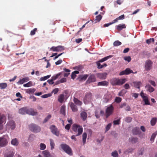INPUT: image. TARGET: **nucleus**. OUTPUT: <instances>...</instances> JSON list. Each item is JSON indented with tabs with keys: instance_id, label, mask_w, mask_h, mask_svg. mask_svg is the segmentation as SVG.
Returning <instances> with one entry per match:
<instances>
[{
	"instance_id": "1",
	"label": "nucleus",
	"mask_w": 157,
	"mask_h": 157,
	"mask_svg": "<svg viewBox=\"0 0 157 157\" xmlns=\"http://www.w3.org/2000/svg\"><path fill=\"white\" fill-rule=\"evenodd\" d=\"M126 81L125 78L119 79L118 78H114L110 80V83L113 86H120L124 83Z\"/></svg>"
},
{
	"instance_id": "2",
	"label": "nucleus",
	"mask_w": 157,
	"mask_h": 157,
	"mask_svg": "<svg viewBox=\"0 0 157 157\" xmlns=\"http://www.w3.org/2000/svg\"><path fill=\"white\" fill-rule=\"evenodd\" d=\"M29 127L30 130L34 133H38L41 131L40 127L34 124H29Z\"/></svg>"
},
{
	"instance_id": "3",
	"label": "nucleus",
	"mask_w": 157,
	"mask_h": 157,
	"mask_svg": "<svg viewBox=\"0 0 157 157\" xmlns=\"http://www.w3.org/2000/svg\"><path fill=\"white\" fill-rule=\"evenodd\" d=\"M60 146L66 153L70 155H72L71 149L68 145L66 144H62Z\"/></svg>"
},
{
	"instance_id": "4",
	"label": "nucleus",
	"mask_w": 157,
	"mask_h": 157,
	"mask_svg": "<svg viewBox=\"0 0 157 157\" xmlns=\"http://www.w3.org/2000/svg\"><path fill=\"white\" fill-rule=\"evenodd\" d=\"M93 100L92 94L90 92L87 93L85 94L83 99V102L85 104H87Z\"/></svg>"
},
{
	"instance_id": "5",
	"label": "nucleus",
	"mask_w": 157,
	"mask_h": 157,
	"mask_svg": "<svg viewBox=\"0 0 157 157\" xmlns=\"http://www.w3.org/2000/svg\"><path fill=\"white\" fill-rule=\"evenodd\" d=\"M114 108L112 105L108 106L105 110L106 117L107 118L113 113Z\"/></svg>"
},
{
	"instance_id": "6",
	"label": "nucleus",
	"mask_w": 157,
	"mask_h": 157,
	"mask_svg": "<svg viewBox=\"0 0 157 157\" xmlns=\"http://www.w3.org/2000/svg\"><path fill=\"white\" fill-rule=\"evenodd\" d=\"M6 126L7 129L13 130L15 128V124L13 120H10L8 122Z\"/></svg>"
},
{
	"instance_id": "7",
	"label": "nucleus",
	"mask_w": 157,
	"mask_h": 157,
	"mask_svg": "<svg viewBox=\"0 0 157 157\" xmlns=\"http://www.w3.org/2000/svg\"><path fill=\"white\" fill-rule=\"evenodd\" d=\"M50 129L53 134L57 136H59V132L55 125H51L50 127Z\"/></svg>"
},
{
	"instance_id": "8",
	"label": "nucleus",
	"mask_w": 157,
	"mask_h": 157,
	"mask_svg": "<svg viewBox=\"0 0 157 157\" xmlns=\"http://www.w3.org/2000/svg\"><path fill=\"white\" fill-rule=\"evenodd\" d=\"M140 95L143 98V101L145 102L144 105H150V104L148 101V97L146 96V95L143 91L141 92Z\"/></svg>"
},
{
	"instance_id": "9",
	"label": "nucleus",
	"mask_w": 157,
	"mask_h": 157,
	"mask_svg": "<svg viewBox=\"0 0 157 157\" xmlns=\"http://www.w3.org/2000/svg\"><path fill=\"white\" fill-rule=\"evenodd\" d=\"M8 143L6 136L0 137V147H3L6 145Z\"/></svg>"
},
{
	"instance_id": "10",
	"label": "nucleus",
	"mask_w": 157,
	"mask_h": 157,
	"mask_svg": "<svg viewBox=\"0 0 157 157\" xmlns=\"http://www.w3.org/2000/svg\"><path fill=\"white\" fill-rule=\"evenodd\" d=\"M64 49L63 46H58L57 47L53 46L50 48V50L54 52H61Z\"/></svg>"
},
{
	"instance_id": "11",
	"label": "nucleus",
	"mask_w": 157,
	"mask_h": 157,
	"mask_svg": "<svg viewBox=\"0 0 157 157\" xmlns=\"http://www.w3.org/2000/svg\"><path fill=\"white\" fill-rule=\"evenodd\" d=\"M152 62L149 60H148L145 62V68L146 70L148 71L151 69Z\"/></svg>"
},
{
	"instance_id": "12",
	"label": "nucleus",
	"mask_w": 157,
	"mask_h": 157,
	"mask_svg": "<svg viewBox=\"0 0 157 157\" xmlns=\"http://www.w3.org/2000/svg\"><path fill=\"white\" fill-rule=\"evenodd\" d=\"M26 114L29 115L35 116L37 115V113L36 111H35L33 109L30 108L28 109L26 108Z\"/></svg>"
},
{
	"instance_id": "13",
	"label": "nucleus",
	"mask_w": 157,
	"mask_h": 157,
	"mask_svg": "<svg viewBox=\"0 0 157 157\" xmlns=\"http://www.w3.org/2000/svg\"><path fill=\"white\" fill-rule=\"evenodd\" d=\"M133 73V71L129 68H127L125 70L122 71L120 72V75H128L130 73Z\"/></svg>"
},
{
	"instance_id": "14",
	"label": "nucleus",
	"mask_w": 157,
	"mask_h": 157,
	"mask_svg": "<svg viewBox=\"0 0 157 157\" xmlns=\"http://www.w3.org/2000/svg\"><path fill=\"white\" fill-rule=\"evenodd\" d=\"M69 105L73 112H75L77 111V107L73 102L69 103Z\"/></svg>"
},
{
	"instance_id": "15",
	"label": "nucleus",
	"mask_w": 157,
	"mask_h": 157,
	"mask_svg": "<svg viewBox=\"0 0 157 157\" xmlns=\"http://www.w3.org/2000/svg\"><path fill=\"white\" fill-rule=\"evenodd\" d=\"M96 81V78L94 75H91L89 77L86 81L87 83L94 82Z\"/></svg>"
},
{
	"instance_id": "16",
	"label": "nucleus",
	"mask_w": 157,
	"mask_h": 157,
	"mask_svg": "<svg viewBox=\"0 0 157 157\" xmlns=\"http://www.w3.org/2000/svg\"><path fill=\"white\" fill-rule=\"evenodd\" d=\"M107 75L106 73H98L97 74V77L101 79H105L106 78Z\"/></svg>"
},
{
	"instance_id": "17",
	"label": "nucleus",
	"mask_w": 157,
	"mask_h": 157,
	"mask_svg": "<svg viewBox=\"0 0 157 157\" xmlns=\"http://www.w3.org/2000/svg\"><path fill=\"white\" fill-rule=\"evenodd\" d=\"M42 153L44 157H52L50 152L48 150L43 151Z\"/></svg>"
},
{
	"instance_id": "18",
	"label": "nucleus",
	"mask_w": 157,
	"mask_h": 157,
	"mask_svg": "<svg viewBox=\"0 0 157 157\" xmlns=\"http://www.w3.org/2000/svg\"><path fill=\"white\" fill-rule=\"evenodd\" d=\"M29 80V78L28 77H25L22 79H20L19 81L17 82V84H22L24 82L28 81Z\"/></svg>"
},
{
	"instance_id": "19",
	"label": "nucleus",
	"mask_w": 157,
	"mask_h": 157,
	"mask_svg": "<svg viewBox=\"0 0 157 157\" xmlns=\"http://www.w3.org/2000/svg\"><path fill=\"white\" fill-rule=\"evenodd\" d=\"M6 117L4 115H1L0 113V123L4 124L6 122Z\"/></svg>"
},
{
	"instance_id": "20",
	"label": "nucleus",
	"mask_w": 157,
	"mask_h": 157,
	"mask_svg": "<svg viewBox=\"0 0 157 157\" xmlns=\"http://www.w3.org/2000/svg\"><path fill=\"white\" fill-rule=\"evenodd\" d=\"M132 133L134 135L140 134L141 132L138 127H136L133 128L132 131Z\"/></svg>"
},
{
	"instance_id": "21",
	"label": "nucleus",
	"mask_w": 157,
	"mask_h": 157,
	"mask_svg": "<svg viewBox=\"0 0 157 157\" xmlns=\"http://www.w3.org/2000/svg\"><path fill=\"white\" fill-rule=\"evenodd\" d=\"M111 96L108 95L107 94L105 95L103 99V101L104 103L107 102L110 99Z\"/></svg>"
},
{
	"instance_id": "22",
	"label": "nucleus",
	"mask_w": 157,
	"mask_h": 157,
	"mask_svg": "<svg viewBox=\"0 0 157 157\" xmlns=\"http://www.w3.org/2000/svg\"><path fill=\"white\" fill-rule=\"evenodd\" d=\"M64 100V94H62L60 95L58 98V101L60 103H62Z\"/></svg>"
},
{
	"instance_id": "23",
	"label": "nucleus",
	"mask_w": 157,
	"mask_h": 157,
	"mask_svg": "<svg viewBox=\"0 0 157 157\" xmlns=\"http://www.w3.org/2000/svg\"><path fill=\"white\" fill-rule=\"evenodd\" d=\"M81 117L83 121H85L87 117V114L85 112H82L80 114Z\"/></svg>"
},
{
	"instance_id": "24",
	"label": "nucleus",
	"mask_w": 157,
	"mask_h": 157,
	"mask_svg": "<svg viewBox=\"0 0 157 157\" xmlns=\"http://www.w3.org/2000/svg\"><path fill=\"white\" fill-rule=\"evenodd\" d=\"M125 28L126 26L124 24H121L117 25V29L118 30L120 31Z\"/></svg>"
},
{
	"instance_id": "25",
	"label": "nucleus",
	"mask_w": 157,
	"mask_h": 157,
	"mask_svg": "<svg viewBox=\"0 0 157 157\" xmlns=\"http://www.w3.org/2000/svg\"><path fill=\"white\" fill-rule=\"evenodd\" d=\"M129 140L132 144H135L138 142V139L136 137H131L129 138Z\"/></svg>"
},
{
	"instance_id": "26",
	"label": "nucleus",
	"mask_w": 157,
	"mask_h": 157,
	"mask_svg": "<svg viewBox=\"0 0 157 157\" xmlns=\"http://www.w3.org/2000/svg\"><path fill=\"white\" fill-rule=\"evenodd\" d=\"M108 84V82L106 81H103L101 82H99L98 83V86H107Z\"/></svg>"
},
{
	"instance_id": "27",
	"label": "nucleus",
	"mask_w": 157,
	"mask_h": 157,
	"mask_svg": "<svg viewBox=\"0 0 157 157\" xmlns=\"http://www.w3.org/2000/svg\"><path fill=\"white\" fill-rule=\"evenodd\" d=\"M14 153L12 151H10L4 155V157H13Z\"/></svg>"
},
{
	"instance_id": "28",
	"label": "nucleus",
	"mask_w": 157,
	"mask_h": 157,
	"mask_svg": "<svg viewBox=\"0 0 157 157\" xmlns=\"http://www.w3.org/2000/svg\"><path fill=\"white\" fill-rule=\"evenodd\" d=\"M134 149L132 148H129L126 149L124 152V153L127 154L129 153H132Z\"/></svg>"
},
{
	"instance_id": "29",
	"label": "nucleus",
	"mask_w": 157,
	"mask_h": 157,
	"mask_svg": "<svg viewBox=\"0 0 157 157\" xmlns=\"http://www.w3.org/2000/svg\"><path fill=\"white\" fill-rule=\"evenodd\" d=\"M26 108L24 107L20 109L18 112L21 114H26Z\"/></svg>"
},
{
	"instance_id": "30",
	"label": "nucleus",
	"mask_w": 157,
	"mask_h": 157,
	"mask_svg": "<svg viewBox=\"0 0 157 157\" xmlns=\"http://www.w3.org/2000/svg\"><path fill=\"white\" fill-rule=\"evenodd\" d=\"M146 87L147 88V90L150 92H152L154 90V88L150 85L148 84L146 85Z\"/></svg>"
},
{
	"instance_id": "31",
	"label": "nucleus",
	"mask_w": 157,
	"mask_h": 157,
	"mask_svg": "<svg viewBox=\"0 0 157 157\" xmlns=\"http://www.w3.org/2000/svg\"><path fill=\"white\" fill-rule=\"evenodd\" d=\"M78 132V134L76 135V136H78L81 135L83 132V128L82 126H80L78 127V128L77 130Z\"/></svg>"
},
{
	"instance_id": "32",
	"label": "nucleus",
	"mask_w": 157,
	"mask_h": 157,
	"mask_svg": "<svg viewBox=\"0 0 157 157\" xmlns=\"http://www.w3.org/2000/svg\"><path fill=\"white\" fill-rule=\"evenodd\" d=\"M73 101L77 105H81L82 104V102L75 98L74 99Z\"/></svg>"
},
{
	"instance_id": "33",
	"label": "nucleus",
	"mask_w": 157,
	"mask_h": 157,
	"mask_svg": "<svg viewBox=\"0 0 157 157\" xmlns=\"http://www.w3.org/2000/svg\"><path fill=\"white\" fill-rule=\"evenodd\" d=\"M96 64L98 68L99 69H101L104 67H106L107 66V64L106 63H105L102 65H101L99 62H97Z\"/></svg>"
},
{
	"instance_id": "34",
	"label": "nucleus",
	"mask_w": 157,
	"mask_h": 157,
	"mask_svg": "<svg viewBox=\"0 0 157 157\" xmlns=\"http://www.w3.org/2000/svg\"><path fill=\"white\" fill-rule=\"evenodd\" d=\"M35 91V89H28L27 90L26 93L29 94H33Z\"/></svg>"
},
{
	"instance_id": "35",
	"label": "nucleus",
	"mask_w": 157,
	"mask_h": 157,
	"mask_svg": "<svg viewBox=\"0 0 157 157\" xmlns=\"http://www.w3.org/2000/svg\"><path fill=\"white\" fill-rule=\"evenodd\" d=\"M157 121V118L154 117L152 118L151 121V124L152 126L155 125Z\"/></svg>"
},
{
	"instance_id": "36",
	"label": "nucleus",
	"mask_w": 157,
	"mask_h": 157,
	"mask_svg": "<svg viewBox=\"0 0 157 157\" xmlns=\"http://www.w3.org/2000/svg\"><path fill=\"white\" fill-rule=\"evenodd\" d=\"M82 142L83 144L86 143V140L87 137V134L86 132H84L82 134Z\"/></svg>"
},
{
	"instance_id": "37",
	"label": "nucleus",
	"mask_w": 157,
	"mask_h": 157,
	"mask_svg": "<svg viewBox=\"0 0 157 157\" xmlns=\"http://www.w3.org/2000/svg\"><path fill=\"white\" fill-rule=\"evenodd\" d=\"M112 57V56H109L107 57H105L101 59L98 62H99V63L100 62H101V63L103 62L104 61H106V60H107L109 58H111Z\"/></svg>"
},
{
	"instance_id": "38",
	"label": "nucleus",
	"mask_w": 157,
	"mask_h": 157,
	"mask_svg": "<svg viewBox=\"0 0 157 157\" xmlns=\"http://www.w3.org/2000/svg\"><path fill=\"white\" fill-rule=\"evenodd\" d=\"M11 144L14 146H17L18 144V142L17 140L16 139H14L12 140L11 142Z\"/></svg>"
},
{
	"instance_id": "39",
	"label": "nucleus",
	"mask_w": 157,
	"mask_h": 157,
	"mask_svg": "<svg viewBox=\"0 0 157 157\" xmlns=\"http://www.w3.org/2000/svg\"><path fill=\"white\" fill-rule=\"evenodd\" d=\"M141 84V83L140 82H133V85L134 86L137 88H140V86Z\"/></svg>"
},
{
	"instance_id": "40",
	"label": "nucleus",
	"mask_w": 157,
	"mask_h": 157,
	"mask_svg": "<svg viewBox=\"0 0 157 157\" xmlns=\"http://www.w3.org/2000/svg\"><path fill=\"white\" fill-rule=\"evenodd\" d=\"M65 106L63 105L61 107V108L60 110V113L65 115Z\"/></svg>"
},
{
	"instance_id": "41",
	"label": "nucleus",
	"mask_w": 157,
	"mask_h": 157,
	"mask_svg": "<svg viewBox=\"0 0 157 157\" xmlns=\"http://www.w3.org/2000/svg\"><path fill=\"white\" fill-rule=\"evenodd\" d=\"M80 126V125H77L76 124H73L72 126V129L75 132H76L77 129L78 128V127H79Z\"/></svg>"
},
{
	"instance_id": "42",
	"label": "nucleus",
	"mask_w": 157,
	"mask_h": 157,
	"mask_svg": "<svg viewBox=\"0 0 157 157\" xmlns=\"http://www.w3.org/2000/svg\"><path fill=\"white\" fill-rule=\"evenodd\" d=\"M39 147L40 150H43L46 149V145L44 144L41 143L39 145Z\"/></svg>"
},
{
	"instance_id": "43",
	"label": "nucleus",
	"mask_w": 157,
	"mask_h": 157,
	"mask_svg": "<svg viewBox=\"0 0 157 157\" xmlns=\"http://www.w3.org/2000/svg\"><path fill=\"white\" fill-rule=\"evenodd\" d=\"M50 144L51 147V149L52 150L54 148L55 143L54 140L52 139H50Z\"/></svg>"
},
{
	"instance_id": "44",
	"label": "nucleus",
	"mask_w": 157,
	"mask_h": 157,
	"mask_svg": "<svg viewBox=\"0 0 157 157\" xmlns=\"http://www.w3.org/2000/svg\"><path fill=\"white\" fill-rule=\"evenodd\" d=\"M111 156L113 157H119V155L117 151L116 150L113 151L111 154Z\"/></svg>"
},
{
	"instance_id": "45",
	"label": "nucleus",
	"mask_w": 157,
	"mask_h": 157,
	"mask_svg": "<svg viewBox=\"0 0 157 157\" xmlns=\"http://www.w3.org/2000/svg\"><path fill=\"white\" fill-rule=\"evenodd\" d=\"M7 84L6 83H0V87L2 89H5L7 86Z\"/></svg>"
},
{
	"instance_id": "46",
	"label": "nucleus",
	"mask_w": 157,
	"mask_h": 157,
	"mask_svg": "<svg viewBox=\"0 0 157 157\" xmlns=\"http://www.w3.org/2000/svg\"><path fill=\"white\" fill-rule=\"evenodd\" d=\"M157 134V132H155L153 133L151 135V138L150 141L151 142L153 143L154 141L156 135Z\"/></svg>"
},
{
	"instance_id": "47",
	"label": "nucleus",
	"mask_w": 157,
	"mask_h": 157,
	"mask_svg": "<svg viewBox=\"0 0 157 157\" xmlns=\"http://www.w3.org/2000/svg\"><path fill=\"white\" fill-rule=\"evenodd\" d=\"M62 74V73H58L55 75H54L51 78L54 81L56 80Z\"/></svg>"
},
{
	"instance_id": "48",
	"label": "nucleus",
	"mask_w": 157,
	"mask_h": 157,
	"mask_svg": "<svg viewBox=\"0 0 157 157\" xmlns=\"http://www.w3.org/2000/svg\"><path fill=\"white\" fill-rule=\"evenodd\" d=\"M121 44V43L118 40L115 41L113 43V45L115 46H117L120 45Z\"/></svg>"
},
{
	"instance_id": "49",
	"label": "nucleus",
	"mask_w": 157,
	"mask_h": 157,
	"mask_svg": "<svg viewBox=\"0 0 157 157\" xmlns=\"http://www.w3.org/2000/svg\"><path fill=\"white\" fill-rule=\"evenodd\" d=\"M52 96V94L51 93H49L48 94H44L41 96V97L42 98H46L48 97H51Z\"/></svg>"
},
{
	"instance_id": "50",
	"label": "nucleus",
	"mask_w": 157,
	"mask_h": 157,
	"mask_svg": "<svg viewBox=\"0 0 157 157\" xmlns=\"http://www.w3.org/2000/svg\"><path fill=\"white\" fill-rule=\"evenodd\" d=\"M101 18L102 16L101 15H99L96 16L95 19V20L97 21L96 22L99 21Z\"/></svg>"
},
{
	"instance_id": "51",
	"label": "nucleus",
	"mask_w": 157,
	"mask_h": 157,
	"mask_svg": "<svg viewBox=\"0 0 157 157\" xmlns=\"http://www.w3.org/2000/svg\"><path fill=\"white\" fill-rule=\"evenodd\" d=\"M51 117V116L50 115H48L44 119L43 123H45L47 122Z\"/></svg>"
},
{
	"instance_id": "52",
	"label": "nucleus",
	"mask_w": 157,
	"mask_h": 157,
	"mask_svg": "<svg viewBox=\"0 0 157 157\" xmlns=\"http://www.w3.org/2000/svg\"><path fill=\"white\" fill-rule=\"evenodd\" d=\"M32 82L31 81H30V82H28L27 83L25 84H24L23 85V86L25 87H30V86H32Z\"/></svg>"
},
{
	"instance_id": "53",
	"label": "nucleus",
	"mask_w": 157,
	"mask_h": 157,
	"mask_svg": "<svg viewBox=\"0 0 157 157\" xmlns=\"http://www.w3.org/2000/svg\"><path fill=\"white\" fill-rule=\"evenodd\" d=\"M112 125L111 123L109 124L105 127V132H107L110 128Z\"/></svg>"
},
{
	"instance_id": "54",
	"label": "nucleus",
	"mask_w": 157,
	"mask_h": 157,
	"mask_svg": "<svg viewBox=\"0 0 157 157\" xmlns=\"http://www.w3.org/2000/svg\"><path fill=\"white\" fill-rule=\"evenodd\" d=\"M121 98L119 97H116L115 99V101L117 103H120L121 101Z\"/></svg>"
},
{
	"instance_id": "55",
	"label": "nucleus",
	"mask_w": 157,
	"mask_h": 157,
	"mask_svg": "<svg viewBox=\"0 0 157 157\" xmlns=\"http://www.w3.org/2000/svg\"><path fill=\"white\" fill-rule=\"evenodd\" d=\"M124 59L128 62H129L131 60V57L130 56L124 57Z\"/></svg>"
},
{
	"instance_id": "56",
	"label": "nucleus",
	"mask_w": 157,
	"mask_h": 157,
	"mask_svg": "<svg viewBox=\"0 0 157 157\" xmlns=\"http://www.w3.org/2000/svg\"><path fill=\"white\" fill-rule=\"evenodd\" d=\"M82 66L79 65L78 66H76L74 67V69L77 70L79 71H80L82 69Z\"/></svg>"
},
{
	"instance_id": "57",
	"label": "nucleus",
	"mask_w": 157,
	"mask_h": 157,
	"mask_svg": "<svg viewBox=\"0 0 157 157\" xmlns=\"http://www.w3.org/2000/svg\"><path fill=\"white\" fill-rule=\"evenodd\" d=\"M120 121V119H119L117 120L114 121H113L114 124L117 125V124H119Z\"/></svg>"
},
{
	"instance_id": "58",
	"label": "nucleus",
	"mask_w": 157,
	"mask_h": 157,
	"mask_svg": "<svg viewBox=\"0 0 157 157\" xmlns=\"http://www.w3.org/2000/svg\"><path fill=\"white\" fill-rule=\"evenodd\" d=\"M59 90L58 88H56L54 89L52 91V93H54V94H56Z\"/></svg>"
},
{
	"instance_id": "59",
	"label": "nucleus",
	"mask_w": 157,
	"mask_h": 157,
	"mask_svg": "<svg viewBox=\"0 0 157 157\" xmlns=\"http://www.w3.org/2000/svg\"><path fill=\"white\" fill-rule=\"evenodd\" d=\"M132 121V118L130 117H127L125 118V121L127 122H130Z\"/></svg>"
},
{
	"instance_id": "60",
	"label": "nucleus",
	"mask_w": 157,
	"mask_h": 157,
	"mask_svg": "<svg viewBox=\"0 0 157 157\" xmlns=\"http://www.w3.org/2000/svg\"><path fill=\"white\" fill-rule=\"evenodd\" d=\"M54 81L51 78V79H48L47 80V82L50 85H52L54 83Z\"/></svg>"
},
{
	"instance_id": "61",
	"label": "nucleus",
	"mask_w": 157,
	"mask_h": 157,
	"mask_svg": "<svg viewBox=\"0 0 157 157\" xmlns=\"http://www.w3.org/2000/svg\"><path fill=\"white\" fill-rule=\"evenodd\" d=\"M104 137L101 136L100 139H98L97 140V141L98 142L100 143H101L104 139Z\"/></svg>"
},
{
	"instance_id": "62",
	"label": "nucleus",
	"mask_w": 157,
	"mask_h": 157,
	"mask_svg": "<svg viewBox=\"0 0 157 157\" xmlns=\"http://www.w3.org/2000/svg\"><path fill=\"white\" fill-rule=\"evenodd\" d=\"M36 30H37V29L35 28L34 29L32 30L31 31V33H30L31 35H34L35 33V32L36 31Z\"/></svg>"
},
{
	"instance_id": "63",
	"label": "nucleus",
	"mask_w": 157,
	"mask_h": 157,
	"mask_svg": "<svg viewBox=\"0 0 157 157\" xmlns=\"http://www.w3.org/2000/svg\"><path fill=\"white\" fill-rule=\"evenodd\" d=\"M124 87L125 89H128L129 88L130 86L127 83L124 86Z\"/></svg>"
},
{
	"instance_id": "64",
	"label": "nucleus",
	"mask_w": 157,
	"mask_h": 157,
	"mask_svg": "<svg viewBox=\"0 0 157 157\" xmlns=\"http://www.w3.org/2000/svg\"><path fill=\"white\" fill-rule=\"evenodd\" d=\"M71 126V124H67L65 126V128L67 130H69Z\"/></svg>"
}]
</instances>
